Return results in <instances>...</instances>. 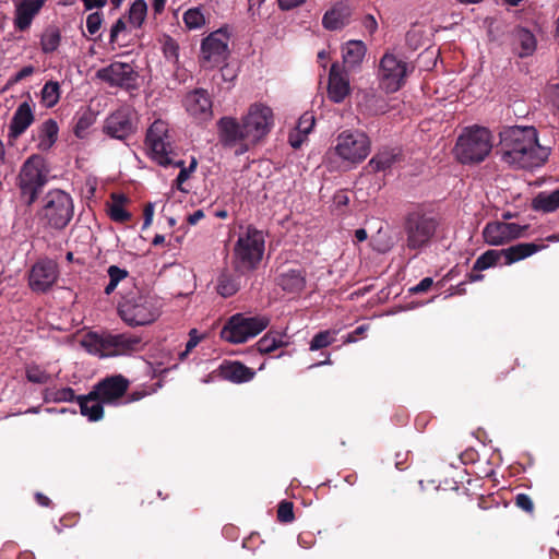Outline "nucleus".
Segmentation results:
<instances>
[{"mask_svg": "<svg viewBox=\"0 0 559 559\" xmlns=\"http://www.w3.org/2000/svg\"><path fill=\"white\" fill-rule=\"evenodd\" d=\"M499 135L501 159L510 166L533 169L544 165L549 156V150L538 143L534 127H507Z\"/></svg>", "mask_w": 559, "mask_h": 559, "instance_id": "nucleus-1", "label": "nucleus"}, {"mask_svg": "<svg viewBox=\"0 0 559 559\" xmlns=\"http://www.w3.org/2000/svg\"><path fill=\"white\" fill-rule=\"evenodd\" d=\"M439 225L437 215L423 206L408 211L403 222L405 249L414 252V257L427 250L436 238Z\"/></svg>", "mask_w": 559, "mask_h": 559, "instance_id": "nucleus-2", "label": "nucleus"}, {"mask_svg": "<svg viewBox=\"0 0 559 559\" xmlns=\"http://www.w3.org/2000/svg\"><path fill=\"white\" fill-rule=\"evenodd\" d=\"M48 182L45 158L33 154L22 164L16 176L17 202L29 209L41 194Z\"/></svg>", "mask_w": 559, "mask_h": 559, "instance_id": "nucleus-3", "label": "nucleus"}, {"mask_svg": "<svg viewBox=\"0 0 559 559\" xmlns=\"http://www.w3.org/2000/svg\"><path fill=\"white\" fill-rule=\"evenodd\" d=\"M83 345L90 353L102 357L130 355L143 348L142 337L132 333H94L87 334Z\"/></svg>", "mask_w": 559, "mask_h": 559, "instance_id": "nucleus-4", "label": "nucleus"}, {"mask_svg": "<svg viewBox=\"0 0 559 559\" xmlns=\"http://www.w3.org/2000/svg\"><path fill=\"white\" fill-rule=\"evenodd\" d=\"M264 245L263 233L253 226H248L246 231L239 235L234 247L235 271L239 274L254 271L263 258Z\"/></svg>", "mask_w": 559, "mask_h": 559, "instance_id": "nucleus-5", "label": "nucleus"}, {"mask_svg": "<svg viewBox=\"0 0 559 559\" xmlns=\"http://www.w3.org/2000/svg\"><path fill=\"white\" fill-rule=\"evenodd\" d=\"M39 221L49 228L64 229L74 215L72 197L63 190L52 189L43 199V205L37 213Z\"/></svg>", "mask_w": 559, "mask_h": 559, "instance_id": "nucleus-6", "label": "nucleus"}, {"mask_svg": "<svg viewBox=\"0 0 559 559\" xmlns=\"http://www.w3.org/2000/svg\"><path fill=\"white\" fill-rule=\"evenodd\" d=\"M491 148L490 131L487 128L474 126L467 128L457 138L454 153L462 164H477L489 155Z\"/></svg>", "mask_w": 559, "mask_h": 559, "instance_id": "nucleus-7", "label": "nucleus"}, {"mask_svg": "<svg viewBox=\"0 0 559 559\" xmlns=\"http://www.w3.org/2000/svg\"><path fill=\"white\" fill-rule=\"evenodd\" d=\"M120 318L130 326L147 325L160 314V304L155 296L139 294L127 297L119 305Z\"/></svg>", "mask_w": 559, "mask_h": 559, "instance_id": "nucleus-8", "label": "nucleus"}, {"mask_svg": "<svg viewBox=\"0 0 559 559\" xmlns=\"http://www.w3.org/2000/svg\"><path fill=\"white\" fill-rule=\"evenodd\" d=\"M145 145L150 157L163 167L170 166L177 155L174 147V136L166 121L157 119L147 129Z\"/></svg>", "mask_w": 559, "mask_h": 559, "instance_id": "nucleus-9", "label": "nucleus"}, {"mask_svg": "<svg viewBox=\"0 0 559 559\" xmlns=\"http://www.w3.org/2000/svg\"><path fill=\"white\" fill-rule=\"evenodd\" d=\"M270 324V319L265 316L246 317L242 313L231 316L221 330V338L233 343H245L251 337L257 336Z\"/></svg>", "mask_w": 559, "mask_h": 559, "instance_id": "nucleus-10", "label": "nucleus"}, {"mask_svg": "<svg viewBox=\"0 0 559 559\" xmlns=\"http://www.w3.org/2000/svg\"><path fill=\"white\" fill-rule=\"evenodd\" d=\"M217 136L218 141L224 148L235 150L236 155H242L249 151L250 143L249 135L246 134V128L236 118L225 116L217 122Z\"/></svg>", "mask_w": 559, "mask_h": 559, "instance_id": "nucleus-11", "label": "nucleus"}, {"mask_svg": "<svg viewBox=\"0 0 559 559\" xmlns=\"http://www.w3.org/2000/svg\"><path fill=\"white\" fill-rule=\"evenodd\" d=\"M228 39V35L223 29H218L202 40L200 64L203 69H214L227 61Z\"/></svg>", "mask_w": 559, "mask_h": 559, "instance_id": "nucleus-12", "label": "nucleus"}, {"mask_svg": "<svg viewBox=\"0 0 559 559\" xmlns=\"http://www.w3.org/2000/svg\"><path fill=\"white\" fill-rule=\"evenodd\" d=\"M336 142V154L352 163L364 160L370 152V139L360 131H343L338 134Z\"/></svg>", "mask_w": 559, "mask_h": 559, "instance_id": "nucleus-13", "label": "nucleus"}, {"mask_svg": "<svg viewBox=\"0 0 559 559\" xmlns=\"http://www.w3.org/2000/svg\"><path fill=\"white\" fill-rule=\"evenodd\" d=\"M407 76V63L393 53H384L380 60L379 80L386 93L399 91Z\"/></svg>", "mask_w": 559, "mask_h": 559, "instance_id": "nucleus-14", "label": "nucleus"}, {"mask_svg": "<svg viewBox=\"0 0 559 559\" xmlns=\"http://www.w3.org/2000/svg\"><path fill=\"white\" fill-rule=\"evenodd\" d=\"M246 134L249 135L250 143L255 144L265 136L273 126V111L269 106L260 103L252 104L248 114L241 119Z\"/></svg>", "mask_w": 559, "mask_h": 559, "instance_id": "nucleus-15", "label": "nucleus"}, {"mask_svg": "<svg viewBox=\"0 0 559 559\" xmlns=\"http://www.w3.org/2000/svg\"><path fill=\"white\" fill-rule=\"evenodd\" d=\"M136 112L129 106H123L105 119L103 131L112 139L126 140L136 132Z\"/></svg>", "mask_w": 559, "mask_h": 559, "instance_id": "nucleus-16", "label": "nucleus"}, {"mask_svg": "<svg viewBox=\"0 0 559 559\" xmlns=\"http://www.w3.org/2000/svg\"><path fill=\"white\" fill-rule=\"evenodd\" d=\"M96 78L110 86L130 90L136 86L138 73L130 63L116 61L99 69L96 72Z\"/></svg>", "mask_w": 559, "mask_h": 559, "instance_id": "nucleus-17", "label": "nucleus"}, {"mask_svg": "<svg viewBox=\"0 0 559 559\" xmlns=\"http://www.w3.org/2000/svg\"><path fill=\"white\" fill-rule=\"evenodd\" d=\"M526 228L515 223L489 222L483 229V238L489 246H502L522 237Z\"/></svg>", "mask_w": 559, "mask_h": 559, "instance_id": "nucleus-18", "label": "nucleus"}, {"mask_svg": "<svg viewBox=\"0 0 559 559\" xmlns=\"http://www.w3.org/2000/svg\"><path fill=\"white\" fill-rule=\"evenodd\" d=\"M58 274V266L52 260H39L29 271L28 285L34 293H46L56 283Z\"/></svg>", "mask_w": 559, "mask_h": 559, "instance_id": "nucleus-19", "label": "nucleus"}, {"mask_svg": "<svg viewBox=\"0 0 559 559\" xmlns=\"http://www.w3.org/2000/svg\"><path fill=\"white\" fill-rule=\"evenodd\" d=\"M130 381L122 374L104 378L93 386V394H97L105 404H115L126 395Z\"/></svg>", "mask_w": 559, "mask_h": 559, "instance_id": "nucleus-20", "label": "nucleus"}, {"mask_svg": "<svg viewBox=\"0 0 559 559\" xmlns=\"http://www.w3.org/2000/svg\"><path fill=\"white\" fill-rule=\"evenodd\" d=\"M182 104L187 112L195 119L205 121L212 117V99L204 88H195L187 93Z\"/></svg>", "mask_w": 559, "mask_h": 559, "instance_id": "nucleus-21", "label": "nucleus"}, {"mask_svg": "<svg viewBox=\"0 0 559 559\" xmlns=\"http://www.w3.org/2000/svg\"><path fill=\"white\" fill-rule=\"evenodd\" d=\"M275 284L293 298L300 296L307 285V272L304 269H287L278 272Z\"/></svg>", "mask_w": 559, "mask_h": 559, "instance_id": "nucleus-22", "label": "nucleus"}, {"mask_svg": "<svg viewBox=\"0 0 559 559\" xmlns=\"http://www.w3.org/2000/svg\"><path fill=\"white\" fill-rule=\"evenodd\" d=\"M46 0H21L16 4L14 26L24 32L29 28L34 17L39 13Z\"/></svg>", "mask_w": 559, "mask_h": 559, "instance_id": "nucleus-23", "label": "nucleus"}, {"mask_svg": "<svg viewBox=\"0 0 559 559\" xmlns=\"http://www.w3.org/2000/svg\"><path fill=\"white\" fill-rule=\"evenodd\" d=\"M349 81L341 72L338 63H333L329 74L328 95L333 103H342L349 94Z\"/></svg>", "mask_w": 559, "mask_h": 559, "instance_id": "nucleus-24", "label": "nucleus"}, {"mask_svg": "<svg viewBox=\"0 0 559 559\" xmlns=\"http://www.w3.org/2000/svg\"><path fill=\"white\" fill-rule=\"evenodd\" d=\"M218 374L224 380L233 383H245L251 381L255 371L240 361H224L218 367Z\"/></svg>", "mask_w": 559, "mask_h": 559, "instance_id": "nucleus-25", "label": "nucleus"}, {"mask_svg": "<svg viewBox=\"0 0 559 559\" xmlns=\"http://www.w3.org/2000/svg\"><path fill=\"white\" fill-rule=\"evenodd\" d=\"M34 112L27 102L20 104L13 114L9 126V138H20L34 122Z\"/></svg>", "mask_w": 559, "mask_h": 559, "instance_id": "nucleus-26", "label": "nucleus"}, {"mask_svg": "<svg viewBox=\"0 0 559 559\" xmlns=\"http://www.w3.org/2000/svg\"><path fill=\"white\" fill-rule=\"evenodd\" d=\"M350 8L344 2H337L322 17V25L328 31H338L349 24Z\"/></svg>", "mask_w": 559, "mask_h": 559, "instance_id": "nucleus-27", "label": "nucleus"}, {"mask_svg": "<svg viewBox=\"0 0 559 559\" xmlns=\"http://www.w3.org/2000/svg\"><path fill=\"white\" fill-rule=\"evenodd\" d=\"M402 160V150L399 147H382L368 162L372 173L386 171Z\"/></svg>", "mask_w": 559, "mask_h": 559, "instance_id": "nucleus-28", "label": "nucleus"}, {"mask_svg": "<svg viewBox=\"0 0 559 559\" xmlns=\"http://www.w3.org/2000/svg\"><path fill=\"white\" fill-rule=\"evenodd\" d=\"M545 248L544 245L534 242H520L509 248L501 249L504 265H511L515 262L524 260Z\"/></svg>", "mask_w": 559, "mask_h": 559, "instance_id": "nucleus-29", "label": "nucleus"}, {"mask_svg": "<svg viewBox=\"0 0 559 559\" xmlns=\"http://www.w3.org/2000/svg\"><path fill=\"white\" fill-rule=\"evenodd\" d=\"M80 412L91 421L100 420L104 416L105 404L97 394H93V390L87 395L78 396Z\"/></svg>", "mask_w": 559, "mask_h": 559, "instance_id": "nucleus-30", "label": "nucleus"}, {"mask_svg": "<svg viewBox=\"0 0 559 559\" xmlns=\"http://www.w3.org/2000/svg\"><path fill=\"white\" fill-rule=\"evenodd\" d=\"M289 336L285 332L270 330L255 344L261 354H270L289 345Z\"/></svg>", "mask_w": 559, "mask_h": 559, "instance_id": "nucleus-31", "label": "nucleus"}, {"mask_svg": "<svg viewBox=\"0 0 559 559\" xmlns=\"http://www.w3.org/2000/svg\"><path fill=\"white\" fill-rule=\"evenodd\" d=\"M366 51L367 48L361 40H349L342 49L344 64L349 68L358 66L362 61Z\"/></svg>", "mask_w": 559, "mask_h": 559, "instance_id": "nucleus-32", "label": "nucleus"}, {"mask_svg": "<svg viewBox=\"0 0 559 559\" xmlns=\"http://www.w3.org/2000/svg\"><path fill=\"white\" fill-rule=\"evenodd\" d=\"M58 131V124L53 119L44 121L37 129L38 148L41 151L49 150L57 141Z\"/></svg>", "mask_w": 559, "mask_h": 559, "instance_id": "nucleus-33", "label": "nucleus"}, {"mask_svg": "<svg viewBox=\"0 0 559 559\" xmlns=\"http://www.w3.org/2000/svg\"><path fill=\"white\" fill-rule=\"evenodd\" d=\"M129 202V198L123 193H112L111 204L109 205V217L116 223L129 222L132 217L131 213L124 209V204Z\"/></svg>", "mask_w": 559, "mask_h": 559, "instance_id": "nucleus-34", "label": "nucleus"}, {"mask_svg": "<svg viewBox=\"0 0 559 559\" xmlns=\"http://www.w3.org/2000/svg\"><path fill=\"white\" fill-rule=\"evenodd\" d=\"M533 209L545 213H550L559 209V188L548 194L544 192L537 194L533 200Z\"/></svg>", "mask_w": 559, "mask_h": 559, "instance_id": "nucleus-35", "label": "nucleus"}, {"mask_svg": "<svg viewBox=\"0 0 559 559\" xmlns=\"http://www.w3.org/2000/svg\"><path fill=\"white\" fill-rule=\"evenodd\" d=\"M61 41V33L58 27H47L40 37V48L44 53L55 52Z\"/></svg>", "mask_w": 559, "mask_h": 559, "instance_id": "nucleus-36", "label": "nucleus"}, {"mask_svg": "<svg viewBox=\"0 0 559 559\" xmlns=\"http://www.w3.org/2000/svg\"><path fill=\"white\" fill-rule=\"evenodd\" d=\"M515 40L521 48L519 51V56L521 58L531 56L536 49L535 36L528 29H518L515 33Z\"/></svg>", "mask_w": 559, "mask_h": 559, "instance_id": "nucleus-37", "label": "nucleus"}, {"mask_svg": "<svg viewBox=\"0 0 559 559\" xmlns=\"http://www.w3.org/2000/svg\"><path fill=\"white\" fill-rule=\"evenodd\" d=\"M147 15V3L145 0H135L131 3L128 11V19L135 28L142 27Z\"/></svg>", "mask_w": 559, "mask_h": 559, "instance_id": "nucleus-38", "label": "nucleus"}, {"mask_svg": "<svg viewBox=\"0 0 559 559\" xmlns=\"http://www.w3.org/2000/svg\"><path fill=\"white\" fill-rule=\"evenodd\" d=\"M239 282L227 273H223L217 278L216 290L224 297H230L239 290Z\"/></svg>", "mask_w": 559, "mask_h": 559, "instance_id": "nucleus-39", "label": "nucleus"}, {"mask_svg": "<svg viewBox=\"0 0 559 559\" xmlns=\"http://www.w3.org/2000/svg\"><path fill=\"white\" fill-rule=\"evenodd\" d=\"M502 258L501 250L490 249L480 254L474 262V271H484L498 264Z\"/></svg>", "mask_w": 559, "mask_h": 559, "instance_id": "nucleus-40", "label": "nucleus"}, {"mask_svg": "<svg viewBox=\"0 0 559 559\" xmlns=\"http://www.w3.org/2000/svg\"><path fill=\"white\" fill-rule=\"evenodd\" d=\"M41 103L47 107H53L60 98V85L58 82L48 81L45 83L40 92Z\"/></svg>", "mask_w": 559, "mask_h": 559, "instance_id": "nucleus-41", "label": "nucleus"}, {"mask_svg": "<svg viewBox=\"0 0 559 559\" xmlns=\"http://www.w3.org/2000/svg\"><path fill=\"white\" fill-rule=\"evenodd\" d=\"M335 331L324 330L318 332L310 342V350H319L330 346L335 341Z\"/></svg>", "mask_w": 559, "mask_h": 559, "instance_id": "nucleus-42", "label": "nucleus"}, {"mask_svg": "<svg viewBox=\"0 0 559 559\" xmlns=\"http://www.w3.org/2000/svg\"><path fill=\"white\" fill-rule=\"evenodd\" d=\"M170 166H174V167H178V168H180V171H179V174H178V176H177V178H176V183H177V188H178L179 190H183V189L181 188V185H182L183 182H186V181L189 179L190 175H191V174L194 171V169L197 168V159H195V158H192V160H191V163H190L189 167H186V165H185V160H183V159H178V160H176V159L174 158V163H171V164H170Z\"/></svg>", "mask_w": 559, "mask_h": 559, "instance_id": "nucleus-43", "label": "nucleus"}, {"mask_svg": "<svg viewBox=\"0 0 559 559\" xmlns=\"http://www.w3.org/2000/svg\"><path fill=\"white\" fill-rule=\"evenodd\" d=\"M183 22L189 29H197L205 24V17L199 8H191L183 13Z\"/></svg>", "mask_w": 559, "mask_h": 559, "instance_id": "nucleus-44", "label": "nucleus"}, {"mask_svg": "<svg viewBox=\"0 0 559 559\" xmlns=\"http://www.w3.org/2000/svg\"><path fill=\"white\" fill-rule=\"evenodd\" d=\"M26 379L32 383L45 384L49 381L50 376L38 365H29L25 370Z\"/></svg>", "mask_w": 559, "mask_h": 559, "instance_id": "nucleus-45", "label": "nucleus"}, {"mask_svg": "<svg viewBox=\"0 0 559 559\" xmlns=\"http://www.w3.org/2000/svg\"><path fill=\"white\" fill-rule=\"evenodd\" d=\"M94 123V117L92 114L90 112H84L83 115H81L76 122H75V126H74V134L79 138V139H84L87 134V130L90 129V127Z\"/></svg>", "mask_w": 559, "mask_h": 559, "instance_id": "nucleus-46", "label": "nucleus"}, {"mask_svg": "<svg viewBox=\"0 0 559 559\" xmlns=\"http://www.w3.org/2000/svg\"><path fill=\"white\" fill-rule=\"evenodd\" d=\"M163 53L166 59L177 61L179 57V45L178 43L171 37L166 35L163 40Z\"/></svg>", "mask_w": 559, "mask_h": 559, "instance_id": "nucleus-47", "label": "nucleus"}, {"mask_svg": "<svg viewBox=\"0 0 559 559\" xmlns=\"http://www.w3.org/2000/svg\"><path fill=\"white\" fill-rule=\"evenodd\" d=\"M314 123H316V118H314L313 112L306 111L299 118V120L297 122L296 130L304 136H307L312 131Z\"/></svg>", "mask_w": 559, "mask_h": 559, "instance_id": "nucleus-48", "label": "nucleus"}, {"mask_svg": "<svg viewBox=\"0 0 559 559\" xmlns=\"http://www.w3.org/2000/svg\"><path fill=\"white\" fill-rule=\"evenodd\" d=\"M295 519L294 504L290 501L283 500L277 508V520L281 523H290Z\"/></svg>", "mask_w": 559, "mask_h": 559, "instance_id": "nucleus-49", "label": "nucleus"}, {"mask_svg": "<svg viewBox=\"0 0 559 559\" xmlns=\"http://www.w3.org/2000/svg\"><path fill=\"white\" fill-rule=\"evenodd\" d=\"M48 394L50 396V400H52L53 402H72L74 400H78L74 390L69 386L52 390Z\"/></svg>", "mask_w": 559, "mask_h": 559, "instance_id": "nucleus-50", "label": "nucleus"}, {"mask_svg": "<svg viewBox=\"0 0 559 559\" xmlns=\"http://www.w3.org/2000/svg\"><path fill=\"white\" fill-rule=\"evenodd\" d=\"M103 21H104V16H103V13L102 12H93L91 14L87 15L86 17V28H87V32L91 34V35H95L102 24H103Z\"/></svg>", "mask_w": 559, "mask_h": 559, "instance_id": "nucleus-51", "label": "nucleus"}, {"mask_svg": "<svg viewBox=\"0 0 559 559\" xmlns=\"http://www.w3.org/2000/svg\"><path fill=\"white\" fill-rule=\"evenodd\" d=\"M515 506L527 513H532L534 511L533 500L526 493H518L515 496Z\"/></svg>", "mask_w": 559, "mask_h": 559, "instance_id": "nucleus-52", "label": "nucleus"}, {"mask_svg": "<svg viewBox=\"0 0 559 559\" xmlns=\"http://www.w3.org/2000/svg\"><path fill=\"white\" fill-rule=\"evenodd\" d=\"M109 280L115 282L117 285L128 276V271L124 269H120L117 265H110L107 270Z\"/></svg>", "mask_w": 559, "mask_h": 559, "instance_id": "nucleus-53", "label": "nucleus"}, {"mask_svg": "<svg viewBox=\"0 0 559 559\" xmlns=\"http://www.w3.org/2000/svg\"><path fill=\"white\" fill-rule=\"evenodd\" d=\"M127 28V24L124 22V19L123 17H119L115 24L111 26V29H110V36H109V43L110 44H116L117 40H118V36L121 32L126 31Z\"/></svg>", "mask_w": 559, "mask_h": 559, "instance_id": "nucleus-54", "label": "nucleus"}, {"mask_svg": "<svg viewBox=\"0 0 559 559\" xmlns=\"http://www.w3.org/2000/svg\"><path fill=\"white\" fill-rule=\"evenodd\" d=\"M35 72V68L33 66L23 67L20 71H17L10 80V84H15L21 82L22 80L31 76Z\"/></svg>", "mask_w": 559, "mask_h": 559, "instance_id": "nucleus-55", "label": "nucleus"}, {"mask_svg": "<svg viewBox=\"0 0 559 559\" xmlns=\"http://www.w3.org/2000/svg\"><path fill=\"white\" fill-rule=\"evenodd\" d=\"M433 285V280L431 277L423 278L417 285L409 288L411 294H421L428 292Z\"/></svg>", "mask_w": 559, "mask_h": 559, "instance_id": "nucleus-56", "label": "nucleus"}, {"mask_svg": "<svg viewBox=\"0 0 559 559\" xmlns=\"http://www.w3.org/2000/svg\"><path fill=\"white\" fill-rule=\"evenodd\" d=\"M306 0H277L278 8L282 11H289L304 4Z\"/></svg>", "mask_w": 559, "mask_h": 559, "instance_id": "nucleus-57", "label": "nucleus"}, {"mask_svg": "<svg viewBox=\"0 0 559 559\" xmlns=\"http://www.w3.org/2000/svg\"><path fill=\"white\" fill-rule=\"evenodd\" d=\"M143 216H144V223H143V229L147 228L152 222L154 216V205L153 203L148 202L145 204L143 210Z\"/></svg>", "mask_w": 559, "mask_h": 559, "instance_id": "nucleus-58", "label": "nucleus"}, {"mask_svg": "<svg viewBox=\"0 0 559 559\" xmlns=\"http://www.w3.org/2000/svg\"><path fill=\"white\" fill-rule=\"evenodd\" d=\"M362 25L369 34H373L378 29V23L373 15L368 14L362 20Z\"/></svg>", "mask_w": 559, "mask_h": 559, "instance_id": "nucleus-59", "label": "nucleus"}, {"mask_svg": "<svg viewBox=\"0 0 559 559\" xmlns=\"http://www.w3.org/2000/svg\"><path fill=\"white\" fill-rule=\"evenodd\" d=\"M201 336L198 334L195 329H192L189 332V341L186 344L188 350H192L201 341Z\"/></svg>", "mask_w": 559, "mask_h": 559, "instance_id": "nucleus-60", "label": "nucleus"}, {"mask_svg": "<svg viewBox=\"0 0 559 559\" xmlns=\"http://www.w3.org/2000/svg\"><path fill=\"white\" fill-rule=\"evenodd\" d=\"M107 1L108 0H82L86 11H91L93 9H102L107 4Z\"/></svg>", "mask_w": 559, "mask_h": 559, "instance_id": "nucleus-61", "label": "nucleus"}, {"mask_svg": "<svg viewBox=\"0 0 559 559\" xmlns=\"http://www.w3.org/2000/svg\"><path fill=\"white\" fill-rule=\"evenodd\" d=\"M307 136H304L298 131L296 134H289V143L294 148H298L301 146L302 142Z\"/></svg>", "mask_w": 559, "mask_h": 559, "instance_id": "nucleus-62", "label": "nucleus"}, {"mask_svg": "<svg viewBox=\"0 0 559 559\" xmlns=\"http://www.w3.org/2000/svg\"><path fill=\"white\" fill-rule=\"evenodd\" d=\"M204 217V213L202 210H197L192 214L187 217V222L190 225H195L199 221Z\"/></svg>", "mask_w": 559, "mask_h": 559, "instance_id": "nucleus-63", "label": "nucleus"}, {"mask_svg": "<svg viewBox=\"0 0 559 559\" xmlns=\"http://www.w3.org/2000/svg\"><path fill=\"white\" fill-rule=\"evenodd\" d=\"M367 330L366 325L357 326L349 335H348V342H355L357 340V336L365 333Z\"/></svg>", "mask_w": 559, "mask_h": 559, "instance_id": "nucleus-64", "label": "nucleus"}]
</instances>
